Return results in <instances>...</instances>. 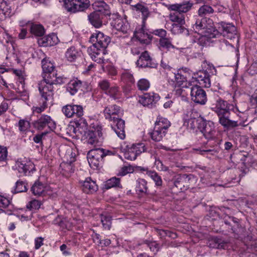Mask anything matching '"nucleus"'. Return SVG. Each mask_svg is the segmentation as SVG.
Returning <instances> with one entry per match:
<instances>
[{"label":"nucleus","instance_id":"nucleus-55","mask_svg":"<svg viewBox=\"0 0 257 257\" xmlns=\"http://www.w3.org/2000/svg\"><path fill=\"white\" fill-rule=\"evenodd\" d=\"M152 36L149 34L148 32L147 33H145V34H143L139 37H136V38L142 43L148 44L150 43L152 39Z\"/></svg>","mask_w":257,"mask_h":257},{"label":"nucleus","instance_id":"nucleus-62","mask_svg":"<svg viewBox=\"0 0 257 257\" xmlns=\"http://www.w3.org/2000/svg\"><path fill=\"white\" fill-rule=\"evenodd\" d=\"M8 156L7 148L0 146V161H4L7 160Z\"/></svg>","mask_w":257,"mask_h":257},{"label":"nucleus","instance_id":"nucleus-48","mask_svg":"<svg viewBox=\"0 0 257 257\" xmlns=\"http://www.w3.org/2000/svg\"><path fill=\"white\" fill-rule=\"evenodd\" d=\"M147 175L149 176L155 182V186L157 187H161L163 184L162 178L158 174L154 171H149L147 172Z\"/></svg>","mask_w":257,"mask_h":257},{"label":"nucleus","instance_id":"nucleus-4","mask_svg":"<svg viewBox=\"0 0 257 257\" xmlns=\"http://www.w3.org/2000/svg\"><path fill=\"white\" fill-rule=\"evenodd\" d=\"M64 83V78L43 79L38 84V90L43 100L48 101L53 100L54 94L53 85Z\"/></svg>","mask_w":257,"mask_h":257},{"label":"nucleus","instance_id":"nucleus-12","mask_svg":"<svg viewBox=\"0 0 257 257\" xmlns=\"http://www.w3.org/2000/svg\"><path fill=\"white\" fill-rule=\"evenodd\" d=\"M16 167L19 173L25 176H31L36 171L35 165L29 159H18L16 162Z\"/></svg>","mask_w":257,"mask_h":257},{"label":"nucleus","instance_id":"nucleus-43","mask_svg":"<svg viewBox=\"0 0 257 257\" xmlns=\"http://www.w3.org/2000/svg\"><path fill=\"white\" fill-rule=\"evenodd\" d=\"M106 94L114 100H118L122 97L121 91L119 87L116 85L109 88L108 91H106Z\"/></svg>","mask_w":257,"mask_h":257},{"label":"nucleus","instance_id":"nucleus-47","mask_svg":"<svg viewBox=\"0 0 257 257\" xmlns=\"http://www.w3.org/2000/svg\"><path fill=\"white\" fill-rule=\"evenodd\" d=\"M112 26L117 30L121 31L123 33H126L128 30V24L124 22L121 19H118L116 22L112 23Z\"/></svg>","mask_w":257,"mask_h":257},{"label":"nucleus","instance_id":"nucleus-32","mask_svg":"<svg viewBox=\"0 0 257 257\" xmlns=\"http://www.w3.org/2000/svg\"><path fill=\"white\" fill-rule=\"evenodd\" d=\"M229 219L225 220L224 223L228 226V229L231 230L233 233H237L241 227L239 220L234 217H229Z\"/></svg>","mask_w":257,"mask_h":257},{"label":"nucleus","instance_id":"nucleus-51","mask_svg":"<svg viewBox=\"0 0 257 257\" xmlns=\"http://www.w3.org/2000/svg\"><path fill=\"white\" fill-rule=\"evenodd\" d=\"M169 18L171 21L177 23L176 24H185V22L184 16H180L176 14L173 13L170 14Z\"/></svg>","mask_w":257,"mask_h":257},{"label":"nucleus","instance_id":"nucleus-13","mask_svg":"<svg viewBox=\"0 0 257 257\" xmlns=\"http://www.w3.org/2000/svg\"><path fill=\"white\" fill-rule=\"evenodd\" d=\"M41 65L43 79H47V78L50 79L63 78L61 76H57V74L54 72V65L51 61L49 58H44L41 61Z\"/></svg>","mask_w":257,"mask_h":257},{"label":"nucleus","instance_id":"nucleus-44","mask_svg":"<svg viewBox=\"0 0 257 257\" xmlns=\"http://www.w3.org/2000/svg\"><path fill=\"white\" fill-rule=\"evenodd\" d=\"M200 122V119H197L195 118H189L185 119L184 121V125L188 129L194 130L196 127L199 129V125Z\"/></svg>","mask_w":257,"mask_h":257},{"label":"nucleus","instance_id":"nucleus-6","mask_svg":"<svg viewBox=\"0 0 257 257\" xmlns=\"http://www.w3.org/2000/svg\"><path fill=\"white\" fill-rule=\"evenodd\" d=\"M91 126L85 133L86 142L91 145L95 146L103 140L102 133V126L98 122L93 123Z\"/></svg>","mask_w":257,"mask_h":257},{"label":"nucleus","instance_id":"nucleus-42","mask_svg":"<svg viewBox=\"0 0 257 257\" xmlns=\"http://www.w3.org/2000/svg\"><path fill=\"white\" fill-rule=\"evenodd\" d=\"M191 85V84L190 85L183 84L181 86L175 85V95L186 98L188 94L189 87Z\"/></svg>","mask_w":257,"mask_h":257},{"label":"nucleus","instance_id":"nucleus-14","mask_svg":"<svg viewBox=\"0 0 257 257\" xmlns=\"http://www.w3.org/2000/svg\"><path fill=\"white\" fill-rule=\"evenodd\" d=\"M202 87L194 85L190 88L191 100L196 104L204 105L207 101V95L205 91Z\"/></svg>","mask_w":257,"mask_h":257},{"label":"nucleus","instance_id":"nucleus-41","mask_svg":"<svg viewBox=\"0 0 257 257\" xmlns=\"http://www.w3.org/2000/svg\"><path fill=\"white\" fill-rule=\"evenodd\" d=\"M30 33L36 37H42L45 34V29L41 24L31 23Z\"/></svg>","mask_w":257,"mask_h":257},{"label":"nucleus","instance_id":"nucleus-8","mask_svg":"<svg viewBox=\"0 0 257 257\" xmlns=\"http://www.w3.org/2000/svg\"><path fill=\"white\" fill-rule=\"evenodd\" d=\"M132 7L133 10L141 12L142 15V24L138 26L134 32V36L136 38L140 36V35H141L148 32L146 27V23L147 19L150 15V12L148 8L141 3H138Z\"/></svg>","mask_w":257,"mask_h":257},{"label":"nucleus","instance_id":"nucleus-36","mask_svg":"<svg viewBox=\"0 0 257 257\" xmlns=\"http://www.w3.org/2000/svg\"><path fill=\"white\" fill-rule=\"evenodd\" d=\"M11 13L10 1H0V21Z\"/></svg>","mask_w":257,"mask_h":257},{"label":"nucleus","instance_id":"nucleus-49","mask_svg":"<svg viewBox=\"0 0 257 257\" xmlns=\"http://www.w3.org/2000/svg\"><path fill=\"white\" fill-rule=\"evenodd\" d=\"M215 10L213 8L208 6L204 5L201 7L198 10V15L200 17L212 14L214 12Z\"/></svg>","mask_w":257,"mask_h":257},{"label":"nucleus","instance_id":"nucleus-1","mask_svg":"<svg viewBox=\"0 0 257 257\" xmlns=\"http://www.w3.org/2000/svg\"><path fill=\"white\" fill-rule=\"evenodd\" d=\"M211 109L217 115L219 123L227 130L232 129L238 126H245L249 123L246 119L244 120H232L230 107L232 106L227 101L218 98L212 104Z\"/></svg>","mask_w":257,"mask_h":257},{"label":"nucleus","instance_id":"nucleus-24","mask_svg":"<svg viewBox=\"0 0 257 257\" xmlns=\"http://www.w3.org/2000/svg\"><path fill=\"white\" fill-rule=\"evenodd\" d=\"M158 47L162 51H171L173 53L180 52L179 48L175 47L172 42L171 38L160 39L158 43Z\"/></svg>","mask_w":257,"mask_h":257},{"label":"nucleus","instance_id":"nucleus-2","mask_svg":"<svg viewBox=\"0 0 257 257\" xmlns=\"http://www.w3.org/2000/svg\"><path fill=\"white\" fill-rule=\"evenodd\" d=\"M208 23L206 18L199 16L197 18L195 23L193 25V28L195 33L202 35L199 41H205L206 40L216 38L219 36V30L211 26V20L208 19Z\"/></svg>","mask_w":257,"mask_h":257},{"label":"nucleus","instance_id":"nucleus-20","mask_svg":"<svg viewBox=\"0 0 257 257\" xmlns=\"http://www.w3.org/2000/svg\"><path fill=\"white\" fill-rule=\"evenodd\" d=\"M218 29L220 36L222 35L224 37L229 39L234 38L236 36V27L229 23H225L221 22L218 24Z\"/></svg>","mask_w":257,"mask_h":257},{"label":"nucleus","instance_id":"nucleus-52","mask_svg":"<svg viewBox=\"0 0 257 257\" xmlns=\"http://www.w3.org/2000/svg\"><path fill=\"white\" fill-rule=\"evenodd\" d=\"M42 204L41 201L34 199L27 203L26 207L29 210H38L40 208Z\"/></svg>","mask_w":257,"mask_h":257},{"label":"nucleus","instance_id":"nucleus-54","mask_svg":"<svg viewBox=\"0 0 257 257\" xmlns=\"http://www.w3.org/2000/svg\"><path fill=\"white\" fill-rule=\"evenodd\" d=\"M186 29L183 26V25L176 24L174 23L172 25L171 31L173 34L178 35L181 34L184 32Z\"/></svg>","mask_w":257,"mask_h":257},{"label":"nucleus","instance_id":"nucleus-16","mask_svg":"<svg viewBox=\"0 0 257 257\" xmlns=\"http://www.w3.org/2000/svg\"><path fill=\"white\" fill-rule=\"evenodd\" d=\"M65 10L72 13L82 12L90 6L89 1H63Z\"/></svg>","mask_w":257,"mask_h":257},{"label":"nucleus","instance_id":"nucleus-9","mask_svg":"<svg viewBox=\"0 0 257 257\" xmlns=\"http://www.w3.org/2000/svg\"><path fill=\"white\" fill-rule=\"evenodd\" d=\"M89 41L92 44L91 47H95V48L102 51L103 54L107 53L106 49L110 42L109 37L100 32H98L91 36Z\"/></svg>","mask_w":257,"mask_h":257},{"label":"nucleus","instance_id":"nucleus-3","mask_svg":"<svg viewBox=\"0 0 257 257\" xmlns=\"http://www.w3.org/2000/svg\"><path fill=\"white\" fill-rule=\"evenodd\" d=\"M62 111L68 118L76 117L78 118V120L74 121L77 127H86L88 126L87 121L83 117L84 110L82 105L73 104H67L63 106Z\"/></svg>","mask_w":257,"mask_h":257},{"label":"nucleus","instance_id":"nucleus-45","mask_svg":"<svg viewBox=\"0 0 257 257\" xmlns=\"http://www.w3.org/2000/svg\"><path fill=\"white\" fill-rule=\"evenodd\" d=\"M113 187L122 188L119 178L115 177H112L106 181L104 184V188L106 189H109Z\"/></svg>","mask_w":257,"mask_h":257},{"label":"nucleus","instance_id":"nucleus-50","mask_svg":"<svg viewBox=\"0 0 257 257\" xmlns=\"http://www.w3.org/2000/svg\"><path fill=\"white\" fill-rule=\"evenodd\" d=\"M27 190V184L24 182L19 180L16 182L14 191H13L14 193H18L20 192H26Z\"/></svg>","mask_w":257,"mask_h":257},{"label":"nucleus","instance_id":"nucleus-15","mask_svg":"<svg viewBox=\"0 0 257 257\" xmlns=\"http://www.w3.org/2000/svg\"><path fill=\"white\" fill-rule=\"evenodd\" d=\"M136 64L137 67L141 68H156L158 65L147 51H144L141 53Z\"/></svg>","mask_w":257,"mask_h":257},{"label":"nucleus","instance_id":"nucleus-34","mask_svg":"<svg viewBox=\"0 0 257 257\" xmlns=\"http://www.w3.org/2000/svg\"><path fill=\"white\" fill-rule=\"evenodd\" d=\"M171 126V122L166 118L159 116L155 123V127L157 129L160 128L161 130L167 133L168 130Z\"/></svg>","mask_w":257,"mask_h":257},{"label":"nucleus","instance_id":"nucleus-10","mask_svg":"<svg viewBox=\"0 0 257 257\" xmlns=\"http://www.w3.org/2000/svg\"><path fill=\"white\" fill-rule=\"evenodd\" d=\"M35 128L39 131L46 129L47 134L53 131L56 127V122L48 115L43 114L33 122Z\"/></svg>","mask_w":257,"mask_h":257},{"label":"nucleus","instance_id":"nucleus-17","mask_svg":"<svg viewBox=\"0 0 257 257\" xmlns=\"http://www.w3.org/2000/svg\"><path fill=\"white\" fill-rule=\"evenodd\" d=\"M88 84L77 78L71 80L67 85V90L71 94L74 95L77 92H85L88 91Z\"/></svg>","mask_w":257,"mask_h":257},{"label":"nucleus","instance_id":"nucleus-27","mask_svg":"<svg viewBox=\"0 0 257 257\" xmlns=\"http://www.w3.org/2000/svg\"><path fill=\"white\" fill-rule=\"evenodd\" d=\"M192 4L189 1L183 2L181 4H175L166 5L168 9L170 11H177L179 13H186L191 8Z\"/></svg>","mask_w":257,"mask_h":257},{"label":"nucleus","instance_id":"nucleus-22","mask_svg":"<svg viewBox=\"0 0 257 257\" xmlns=\"http://www.w3.org/2000/svg\"><path fill=\"white\" fill-rule=\"evenodd\" d=\"M103 113L106 119L112 121V120L120 117V114H122V111L119 106L113 104L105 107Z\"/></svg>","mask_w":257,"mask_h":257},{"label":"nucleus","instance_id":"nucleus-37","mask_svg":"<svg viewBox=\"0 0 257 257\" xmlns=\"http://www.w3.org/2000/svg\"><path fill=\"white\" fill-rule=\"evenodd\" d=\"M136 191L139 193H143L146 195L150 194L147 186V181L143 178H139L136 181Z\"/></svg>","mask_w":257,"mask_h":257},{"label":"nucleus","instance_id":"nucleus-33","mask_svg":"<svg viewBox=\"0 0 257 257\" xmlns=\"http://www.w3.org/2000/svg\"><path fill=\"white\" fill-rule=\"evenodd\" d=\"M46 186L39 180L35 181L31 188V191L35 196H41L45 193Z\"/></svg>","mask_w":257,"mask_h":257},{"label":"nucleus","instance_id":"nucleus-31","mask_svg":"<svg viewBox=\"0 0 257 257\" xmlns=\"http://www.w3.org/2000/svg\"><path fill=\"white\" fill-rule=\"evenodd\" d=\"M20 135L25 137L28 133L30 132L31 124L29 121L26 119H21L17 124Z\"/></svg>","mask_w":257,"mask_h":257},{"label":"nucleus","instance_id":"nucleus-26","mask_svg":"<svg viewBox=\"0 0 257 257\" xmlns=\"http://www.w3.org/2000/svg\"><path fill=\"white\" fill-rule=\"evenodd\" d=\"M82 190L86 194H92L97 192L98 190V187L95 181L88 177L83 181L82 185Z\"/></svg>","mask_w":257,"mask_h":257},{"label":"nucleus","instance_id":"nucleus-60","mask_svg":"<svg viewBox=\"0 0 257 257\" xmlns=\"http://www.w3.org/2000/svg\"><path fill=\"white\" fill-rule=\"evenodd\" d=\"M13 73L18 76V79L21 83L24 81L25 80V72L21 69H13Z\"/></svg>","mask_w":257,"mask_h":257},{"label":"nucleus","instance_id":"nucleus-39","mask_svg":"<svg viewBox=\"0 0 257 257\" xmlns=\"http://www.w3.org/2000/svg\"><path fill=\"white\" fill-rule=\"evenodd\" d=\"M167 133L163 131L160 128L157 129L154 126V128L152 132L149 133V136L153 141L156 142L162 141L163 139L165 137Z\"/></svg>","mask_w":257,"mask_h":257},{"label":"nucleus","instance_id":"nucleus-18","mask_svg":"<svg viewBox=\"0 0 257 257\" xmlns=\"http://www.w3.org/2000/svg\"><path fill=\"white\" fill-rule=\"evenodd\" d=\"M104 152L100 148L92 149L87 155V158L89 165L91 168L99 166V163L104 158Z\"/></svg>","mask_w":257,"mask_h":257},{"label":"nucleus","instance_id":"nucleus-53","mask_svg":"<svg viewBox=\"0 0 257 257\" xmlns=\"http://www.w3.org/2000/svg\"><path fill=\"white\" fill-rule=\"evenodd\" d=\"M150 86V82L146 79L142 78L137 83V87L140 90L146 91Z\"/></svg>","mask_w":257,"mask_h":257},{"label":"nucleus","instance_id":"nucleus-23","mask_svg":"<svg viewBox=\"0 0 257 257\" xmlns=\"http://www.w3.org/2000/svg\"><path fill=\"white\" fill-rule=\"evenodd\" d=\"M111 121H112L111 124V128L120 139H124L125 137L124 120L118 117L112 120Z\"/></svg>","mask_w":257,"mask_h":257},{"label":"nucleus","instance_id":"nucleus-29","mask_svg":"<svg viewBox=\"0 0 257 257\" xmlns=\"http://www.w3.org/2000/svg\"><path fill=\"white\" fill-rule=\"evenodd\" d=\"M104 18V16L95 11L88 16L89 22L95 28H99L102 26Z\"/></svg>","mask_w":257,"mask_h":257},{"label":"nucleus","instance_id":"nucleus-56","mask_svg":"<svg viewBox=\"0 0 257 257\" xmlns=\"http://www.w3.org/2000/svg\"><path fill=\"white\" fill-rule=\"evenodd\" d=\"M100 218L104 228L107 230L110 229L111 224V217L109 216L102 214Z\"/></svg>","mask_w":257,"mask_h":257},{"label":"nucleus","instance_id":"nucleus-25","mask_svg":"<svg viewBox=\"0 0 257 257\" xmlns=\"http://www.w3.org/2000/svg\"><path fill=\"white\" fill-rule=\"evenodd\" d=\"M92 6L95 12H98L104 17L110 16L109 6L104 1H94Z\"/></svg>","mask_w":257,"mask_h":257},{"label":"nucleus","instance_id":"nucleus-38","mask_svg":"<svg viewBox=\"0 0 257 257\" xmlns=\"http://www.w3.org/2000/svg\"><path fill=\"white\" fill-rule=\"evenodd\" d=\"M175 85L181 86L183 84L190 85V82H187V76L182 73L181 70H178L176 73H174Z\"/></svg>","mask_w":257,"mask_h":257},{"label":"nucleus","instance_id":"nucleus-57","mask_svg":"<svg viewBox=\"0 0 257 257\" xmlns=\"http://www.w3.org/2000/svg\"><path fill=\"white\" fill-rule=\"evenodd\" d=\"M134 171V168L132 166H123L120 169L117 175V176H124L127 174L133 173Z\"/></svg>","mask_w":257,"mask_h":257},{"label":"nucleus","instance_id":"nucleus-63","mask_svg":"<svg viewBox=\"0 0 257 257\" xmlns=\"http://www.w3.org/2000/svg\"><path fill=\"white\" fill-rule=\"evenodd\" d=\"M65 156L68 162L73 163L76 161L75 153L72 150L67 151Z\"/></svg>","mask_w":257,"mask_h":257},{"label":"nucleus","instance_id":"nucleus-61","mask_svg":"<svg viewBox=\"0 0 257 257\" xmlns=\"http://www.w3.org/2000/svg\"><path fill=\"white\" fill-rule=\"evenodd\" d=\"M96 239L98 240L97 243L99 245L103 246H108L111 243L110 239L108 238L101 239L100 238V235L98 234H96Z\"/></svg>","mask_w":257,"mask_h":257},{"label":"nucleus","instance_id":"nucleus-46","mask_svg":"<svg viewBox=\"0 0 257 257\" xmlns=\"http://www.w3.org/2000/svg\"><path fill=\"white\" fill-rule=\"evenodd\" d=\"M79 56V52L75 47L72 46L66 52L65 57L70 62L74 61Z\"/></svg>","mask_w":257,"mask_h":257},{"label":"nucleus","instance_id":"nucleus-64","mask_svg":"<svg viewBox=\"0 0 257 257\" xmlns=\"http://www.w3.org/2000/svg\"><path fill=\"white\" fill-rule=\"evenodd\" d=\"M248 73L251 75L257 74V61L253 62L248 69Z\"/></svg>","mask_w":257,"mask_h":257},{"label":"nucleus","instance_id":"nucleus-30","mask_svg":"<svg viewBox=\"0 0 257 257\" xmlns=\"http://www.w3.org/2000/svg\"><path fill=\"white\" fill-rule=\"evenodd\" d=\"M88 53L92 60L97 63H101L103 61V55L106 54H103V52L95 48V47H90L87 50Z\"/></svg>","mask_w":257,"mask_h":257},{"label":"nucleus","instance_id":"nucleus-11","mask_svg":"<svg viewBox=\"0 0 257 257\" xmlns=\"http://www.w3.org/2000/svg\"><path fill=\"white\" fill-rule=\"evenodd\" d=\"M199 130L208 140L214 139L216 133L214 122L210 120H206L203 117L200 118Z\"/></svg>","mask_w":257,"mask_h":257},{"label":"nucleus","instance_id":"nucleus-5","mask_svg":"<svg viewBox=\"0 0 257 257\" xmlns=\"http://www.w3.org/2000/svg\"><path fill=\"white\" fill-rule=\"evenodd\" d=\"M202 67L209 70H215L214 66L212 64L207 62L206 60L203 61ZM192 78L195 79L199 84V86L201 87L209 88L211 86L210 75L207 71V70H200L194 73Z\"/></svg>","mask_w":257,"mask_h":257},{"label":"nucleus","instance_id":"nucleus-40","mask_svg":"<svg viewBox=\"0 0 257 257\" xmlns=\"http://www.w3.org/2000/svg\"><path fill=\"white\" fill-rule=\"evenodd\" d=\"M188 176L184 174L177 175L172 180L174 185L178 189L182 190L185 187V183L188 179Z\"/></svg>","mask_w":257,"mask_h":257},{"label":"nucleus","instance_id":"nucleus-28","mask_svg":"<svg viewBox=\"0 0 257 257\" xmlns=\"http://www.w3.org/2000/svg\"><path fill=\"white\" fill-rule=\"evenodd\" d=\"M75 167L73 163L63 161L59 166L60 173L66 177H69L74 173Z\"/></svg>","mask_w":257,"mask_h":257},{"label":"nucleus","instance_id":"nucleus-19","mask_svg":"<svg viewBox=\"0 0 257 257\" xmlns=\"http://www.w3.org/2000/svg\"><path fill=\"white\" fill-rule=\"evenodd\" d=\"M160 99V97L157 93L154 92L146 93L140 96L139 102L143 106L151 108L156 105Z\"/></svg>","mask_w":257,"mask_h":257},{"label":"nucleus","instance_id":"nucleus-58","mask_svg":"<svg viewBox=\"0 0 257 257\" xmlns=\"http://www.w3.org/2000/svg\"><path fill=\"white\" fill-rule=\"evenodd\" d=\"M98 85L100 89L102 90L106 94V91H108L110 87V83L108 80L103 79L98 82Z\"/></svg>","mask_w":257,"mask_h":257},{"label":"nucleus","instance_id":"nucleus-7","mask_svg":"<svg viewBox=\"0 0 257 257\" xmlns=\"http://www.w3.org/2000/svg\"><path fill=\"white\" fill-rule=\"evenodd\" d=\"M148 149V146L144 143H134L127 145L124 153V157L127 160L134 161L142 153L147 152Z\"/></svg>","mask_w":257,"mask_h":257},{"label":"nucleus","instance_id":"nucleus-21","mask_svg":"<svg viewBox=\"0 0 257 257\" xmlns=\"http://www.w3.org/2000/svg\"><path fill=\"white\" fill-rule=\"evenodd\" d=\"M120 80L123 84L122 86L123 92H130L133 89L132 87L135 82L133 75L127 71L123 72L121 74Z\"/></svg>","mask_w":257,"mask_h":257},{"label":"nucleus","instance_id":"nucleus-59","mask_svg":"<svg viewBox=\"0 0 257 257\" xmlns=\"http://www.w3.org/2000/svg\"><path fill=\"white\" fill-rule=\"evenodd\" d=\"M47 101L43 100L42 104L40 106H33L32 110L34 112L40 113L47 108Z\"/></svg>","mask_w":257,"mask_h":257},{"label":"nucleus","instance_id":"nucleus-35","mask_svg":"<svg viewBox=\"0 0 257 257\" xmlns=\"http://www.w3.org/2000/svg\"><path fill=\"white\" fill-rule=\"evenodd\" d=\"M39 44L43 47L53 46L57 44V37L54 34L43 37L39 40Z\"/></svg>","mask_w":257,"mask_h":257}]
</instances>
